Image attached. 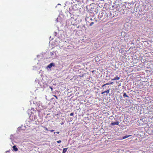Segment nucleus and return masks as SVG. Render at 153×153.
I'll use <instances>...</instances> for the list:
<instances>
[{
    "label": "nucleus",
    "instance_id": "1",
    "mask_svg": "<svg viewBox=\"0 0 153 153\" xmlns=\"http://www.w3.org/2000/svg\"><path fill=\"white\" fill-rule=\"evenodd\" d=\"M20 128H21V129L22 130H24L26 129V127L25 125H21V126L20 127Z\"/></svg>",
    "mask_w": 153,
    "mask_h": 153
},
{
    "label": "nucleus",
    "instance_id": "2",
    "mask_svg": "<svg viewBox=\"0 0 153 153\" xmlns=\"http://www.w3.org/2000/svg\"><path fill=\"white\" fill-rule=\"evenodd\" d=\"M54 63H50L48 66V67L50 68H51L52 67V66H54Z\"/></svg>",
    "mask_w": 153,
    "mask_h": 153
},
{
    "label": "nucleus",
    "instance_id": "3",
    "mask_svg": "<svg viewBox=\"0 0 153 153\" xmlns=\"http://www.w3.org/2000/svg\"><path fill=\"white\" fill-rule=\"evenodd\" d=\"M101 82H98V83L97 84V87H98L100 88H101Z\"/></svg>",
    "mask_w": 153,
    "mask_h": 153
},
{
    "label": "nucleus",
    "instance_id": "4",
    "mask_svg": "<svg viewBox=\"0 0 153 153\" xmlns=\"http://www.w3.org/2000/svg\"><path fill=\"white\" fill-rule=\"evenodd\" d=\"M120 79V78L117 76H116L114 77V78L113 79H112V80H119Z\"/></svg>",
    "mask_w": 153,
    "mask_h": 153
},
{
    "label": "nucleus",
    "instance_id": "5",
    "mask_svg": "<svg viewBox=\"0 0 153 153\" xmlns=\"http://www.w3.org/2000/svg\"><path fill=\"white\" fill-rule=\"evenodd\" d=\"M110 92L109 90H108L106 91H105L102 93V94H103L105 93H106L107 94L108 93Z\"/></svg>",
    "mask_w": 153,
    "mask_h": 153
},
{
    "label": "nucleus",
    "instance_id": "6",
    "mask_svg": "<svg viewBox=\"0 0 153 153\" xmlns=\"http://www.w3.org/2000/svg\"><path fill=\"white\" fill-rule=\"evenodd\" d=\"M68 148H65L63 149V152L62 153H65L67 151Z\"/></svg>",
    "mask_w": 153,
    "mask_h": 153
},
{
    "label": "nucleus",
    "instance_id": "7",
    "mask_svg": "<svg viewBox=\"0 0 153 153\" xmlns=\"http://www.w3.org/2000/svg\"><path fill=\"white\" fill-rule=\"evenodd\" d=\"M13 150L15 151H16L18 150V149L16 147V146H13Z\"/></svg>",
    "mask_w": 153,
    "mask_h": 153
},
{
    "label": "nucleus",
    "instance_id": "8",
    "mask_svg": "<svg viewBox=\"0 0 153 153\" xmlns=\"http://www.w3.org/2000/svg\"><path fill=\"white\" fill-rule=\"evenodd\" d=\"M119 124V122H116L115 123H114V122H111V123L110 124H111V125H112V124Z\"/></svg>",
    "mask_w": 153,
    "mask_h": 153
},
{
    "label": "nucleus",
    "instance_id": "9",
    "mask_svg": "<svg viewBox=\"0 0 153 153\" xmlns=\"http://www.w3.org/2000/svg\"><path fill=\"white\" fill-rule=\"evenodd\" d=\"M130 136V135H126V136H123V139H126L128 137H129Z\"/></svg>",
    "mask_w": 153,
    "mask_h": 153
},
{
    "label": "nucleus",
    "instance_id": "10",
    "mask_svg": "<svg viewBox=\"0 0 153 153\" xmlns=\"http://www.w3.org/2000/svg\"><path fill=\"white\" fill-rule=\"evenodd\" d=\"M123 96L124 97H129V96L127 95L125 93L124 94Z\"/></svg>",
    "mask_w": 153,
    "mask_h": 153
},
{
    "label": "nucleus",
    "instance_id": "11",
    "mask_svg": "<svg viewBox=\"0 0 153 153\" xmlns=\"http://www.w3.org/2000/svg\"><path fill=\"white\" fill-rule=\"evenodd\" d=\"M112 83V82H111V83L108 82V83L105 84V85H109L111 84Z\"/></svg>",
    "mask_w": 153,
    "mask_h": 153
},
{
    "label": "nucleus",
    "instance_id": "12",
    "mask_svg": "<svg viewBox=\"0 0 153 153\" xmlns=\"http://www.w3.org/2000/svg\"><path fill=\"white\" fill-rule=\"evenodd\" d=\"M57 143H59L61 142V140H59L57 141L56 142Z\"/></svg>",
    "mask_w": 153,
    "mask_h": 153
},
{
    "label": "nucleus",
    "instance_id": "13",
    "mask_svg": "<svg viewBox=\"0 0 153 153\" xmlns=\"http://www.w3.org/2000/svg\"><path fill=\"white\" fill-rule=\"evenodd\" d=\"M73 115H74V113H71L70 114V116H73Z\"/></svg>",
    "mask_w": 153,
    "mask_h": 153
},
{
    "label": "nucleus",
    "instance_id": "14",
    "mask_svg": "<svg viewBox=\"0 0 153 153\" xmlns=\"http://www.w3.org/2000/svg\"><path fill=\"white\" fill-rule=\"evenodd\" d=\"M105 84L104 85H101V88H103L104 86H105Z\"/></svg>",
    "mask_w": 153,
    "mask_h": 153
},
{
    "label": "nucleus",
    "instance_id": "15",
    "mask_svg": "<svg viewBox=\"0 0 153 153\" xmlns=\"http://www.w3.org/2000/svg\"><path fill=\"white\" fill-rule=\"evenodd\" d=\"M94 23L93 22H91L90 25V26H91Z\"/></svg>",
    "mask_w": 153,
    "mask_h": 153
},
{
    "label": "nucleus",
    "instance_id": "16",
    "mask_svg": "<svg viewBox=\"0 0 153 153\" xmlns=\"http://www.w3.org/2000/svg\"><path fill=\"white\" fill-rule=\"evenodd\" d=\"M53 96L56 98V99H58V97L56 95H53Z\"/></svg>",
    "mask_w": 153,
    "mask_h": 153
},
{
    "label": "nucleus",
    "instance_id": "17",
    "mask_svg": "<svg viewBox=\"0 0 153 153\" xmlns=\"http://www.w3.org/2000/svg\"><path fill=\"white\" fill-rule=\"evenodd\" d=\"M50 131L51 132H53V131H54V130H50Z\"/></svg>",
    "mask_w": 153,
    "mask_h": 153
},
{
    "label": "nucleus",
    "instance_id": "18",
    "mask_svg": "<svg viewBox=\"0 0 153 153\" xmlns=\"http://www.w3.org/2000/svg\"><path fill=\"white\" fill-rule=\"evenodd\" d=\"M56 133L57 134H59V131H57L56 132Z\"/></svg>",
    "mask_w": 153,
    "mask_h": 153
},
{
    "label": "nucleus",
    "instance_id": "19",
    "mask_svg": "<svg viewBox=\"0 0 153 153\" xmlns=\"http://www.w3.org/2000/svg\"><path fill=\"white\" fill-rule=\"evenodd\" d=\"M76 26L77 28H79V25H78V26H77V25H76Z\"/></svg>",
    "mask_w": 153,
    "mask_h": 153
},
{
    "label": "nucleus",
    "instance_id": "20",
    "mask_svg": "<svg viewBox=\"0 0 153 153\" xmlns=\"http://www.w3.org/2000/svg\"><path fill=\"white\" fill-rule=\"evenodd\" d=\"M51 90H52V88H51Z\"/></svg>",
    "mask_w": 153,
    "mask_h": 153
},
{
    "label": "nucleus",
    "instance_id": "21",
    "mask_svg": "<svg viewBox=\"0 0 153 153\" xmlns=\"http://www.w3.org/2000/svg\"><path fill=\"white\" fill-rule=\"evenodd\" d=\"M9 152V151H7L6 152Z\"/></svg>",
    "mask_w": 153,
    "mask_h": 153
},
{
    "label": "nucleus",
    "instance_id": "22",
    "mask_svg": "<svg viewBox=\"0 0 153 153\" xmlns=\"http://www.w3.org/2000/svg\"><path fill=\"white\" fill-rule=\"evenodd\" d=\"M55 132H54V134H55Z\"/></svg>",
    "mask_w": 153,
    "mask_h": 153
},
{
    "label": "nucleus",
    "instance_id": "23",
    "mask_svg": "<svg viewBox=\"0 0 153 153\" xmlns=\"http://www.w3.org/2000/svg\"><path fill=\"white\" fill-rule=\"evenodd\" d=\"M46 130H47V128H46Z\"/></svg>",
    "mask_w": 153,
    "mask_h": 153
}]
</instances>
